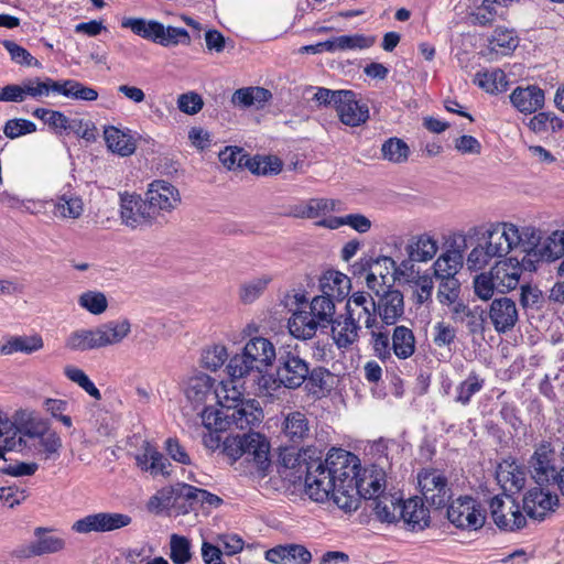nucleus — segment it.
Returning <instances> with one entry per match:
<instances>
[{
    "instance_id": "obj_19",
    "label": "nucleus",
    "mask_w": 564,
    "mask_h": 564,
    "mask_svg": "<svg viewBox=\"0 0 564 564\" xmlns=\"http://www.w3.org/2000/svg\"><path fill=\"white\" fill-rule=\"evenodd\" d=\"M554 452L550 443H542L530 459L532 477L540 486L555 479L556 468L553 465Z\"/></svg>"
},
{
    "instance_id": "obj_13",
    "label": "nucleus",
    "mask_w": 564,
    "mask_h": 564,
    "mask_svg": "<svg viewBox=\"0 0 564 564\" xmlns=\"http://www.w3.org/2000/svg\"><path fill=\"white\" fill-rule=\"evenodd\" d=\"M338 105L336 107L337 116L341 123L349 127H359L369 119V107L366 102L357 98L352 90H345L338 95Z\"/></svg>"
},
{
    "instance_id": "obj_31",
    "label": "nucleus",
    "mask_w": 564,
    "mask_h": 564,
    "mask_svg": "<svg viewBox=\"0 0 564 564\" xmlns=\"http://www.w3.org/2000/svg\"><path fill=\"white\" fill-rule=\"evenodd\" d=\"M24 100L31 98L43 102L51 96L58 95L59 80L51 77H31L23 80Z\"/></svg>"
},
{
    "instance_id": "obj_52",
    "label": "nucleus",
    "mask_w": 564,
    "mask_h": 564,
    "mask_svg": "<svg viewBox=\"0 0 564 564\" xmlns=\"http://www.w3.org/2000/svg\"><path fill=\"white\" fill-rule=\"evenodd\" d=\"M335 209V202L325 198H312L299 206L297 215L307 218H317Z\"/></svg>"
},
{
    "instance_id": "obj_11",
    "label": "nucleus",
    "mask_w": 564,
    "mask_h": 564,
    "mask_svg": "<svg viewBox=\"0 0 564 564\" xmlns=\"http://www.w3.org/2000/svg\"><path fill=\"white\" fill-rule=\"evenodd\" d=\"M155 219L164 217L166 213L174 210L181 203L178 189L171 183L162 180L152 182L145 193Z\"/></svg>"
},
{
    "instance_id": "obj_12",
    "label": "nucleus",
    "mask_w": 564,
    "mask_h": 564,
    "mask_svg": "<svg viewBox=\"0 0 564 564\" xmlns=\"http://www.w3.org/2000/svg\"><path fill=\"white\" fill-rule=\"evenodd\" d=\"M345 313L357 324L362 322L367 329L377 327V303L364 291L352 293L346 303Z\"/></svg>"
},
{
    "instance_id": "obj_42",
    "label": "nucleus",
    "mask_w": 564,
    "mask_h": 564,
    "mask_svg": "<svg viewBox=\"0 0 564 564\" xmlns=\"http://www.w3.org/2000/svg\"><path fill=\"white\" fill-rule=\"evenodd\" d=\"M474 83L490 94L502 93L509 85L505 72L500 68L476 73Z\"/></svg>"
},
{
    "instance_id": "obj_59",
    "label": "nucleus",
    "mask_w": 564,
    "mask_h": 564,
    "mask_svg": "<svg viewBox=\"0 0 564 564\" xmlns=\"http://www.w3.org/2000/svg\"><path fill=\"white\" fill-rule=\"evenodd\" d=\"M370 335L373 354L382 361L391 359L392 345L389 334L373 327L370 329Z\"/></svg>"
},
{
    "instance_id": "obj_7",
    "label": "nucleus",
    "mask_w": 564,
    "mask_h": 564,
    "mask_svg": "<svg viewBox=\"0 0 564 564\" xmlns=\"http://www.w3.org/2000/svg\"><path fill=\"white\" fill-rule=\"evenodd\" d=\"M422 496L430 506L440 509L452 498L447 478L437 469H424L417 475Z\"/></svg>"
},
{
    "instance_id": "obj_28",
    "label": "nucleus",
    "mask_w": 564,
    "mask_h": 564,
    "mask_svg": "<svg viewBox=\"0 0 564 564\" xmlns=\"http://www.w3.org/2000/svg\"><path fill=\"white\" fill-rule=\"evenodd\" d=\"M36 540L20 550V555L24 557L41 556L44 554L55 553L64 549L63 539L48 534L42 528L35 530Z\"/></svg>"
},
{
    "instance_id": "obj_1",
    "label": "nucleus",
    "mask_w": 564,
    "mask_h": 564,
    "mask_svg": "<svg viewBox=\"0 0 564 564\" xmlns=\"http://www.w3.org/2000/svg\"><path fill=\"white\" fill-rule=\"evenodd\" d=\"M359 459L356 455L341 448L329 451L325 459L321 456L310 460L283 456V464L289 468L305 470V494L316 502L332 500L339 509H357V494L367 500L383 496L384 475L372 470L369 476L357 479Z\"/></svg>"
},
{
    "instance_id": "obj_44",
    "label": "nucleus",
    "mask_w": 564,
    "mask_h": 564,
    "mask_svg": "<svg viewBox=\"0 0 564 564\" xmlns=\"http://www.w3.org/2000/svg\"><path fill=\"white\" fill-rule=\"evenodd\" d=\"M400 502L392 496L383 495L370 500L369 507L382 522L392 523L399 520Z\"/></svg>"
},
{
    "instance_id": "obj_25",
    "label": "nucleus",
    "mask_w": 564,
    "mask_h": 564,
    "mask_svg": "<svg viewBox=\"0 0 564 564\" xmlns=\"http://www.w3.org/2000/svg\"><path fill=\"white\" fill-rule=\"evenodd\" d=\"M544 91L535 86L517 87L510 95V101L522 113H533L544 105Z\"/></svg>"
},
{
    "instance_id": "obj_37",
    "label": "nucleus",
    "mask_w": 564,
    "mask_h": 564,
    "mask_svg": "<svg viewBox=\"0 0 564 564\" xmlns=\"http://www.w3.org/2000/svg\"><path fill=\"white\" fill-rule=\"evenodd\" d=\"M463 259L459 250H446L433 263L434 276L436 279L456 278L463 267Z\"/></svg>"
},
{
    "instance_id": "obj_41",
    "label": "nucleus",
    "mask_w": 564,
    "mask_h": 564,
    "mask_svg": "<svg viewBox=\"0 0 564 564\" xmlns=\"http://www.w3.org/2000/svg\"><path fill=\"white\" fill-rule=\"evenodd\" d=\"M44 346L43 339L40 335L31 336H13L4 344L0 345V356L12 355L14 352L33 354Z\"/></svg>"
},
{
    "instance_id": "obj_20",
    "label": "nucleus",
    "mask_w": 564,
    "mask_h": 564,
    "mask_svg": "<svg viewBox=\"0 0 564 564\" xmlns=\"http://www.w3.org/2000/svg\"><path fill=\"white\" fill-rule=\"evenodd\" d=\"M377 315L386 325H394L404 314V299L401 291L388 289L378 297Z\"/></svg>"
},
{
    "instance_id": "obj_56",
    "label": "nucleus",
    "mask_w": 564,
    "mask_h": 564,
    "mask_svg": "<svg viewBox=\"0 0 564 564\" xmlns=\"http://www.w3.org/2000/svg\"><path fill=\"white\" fill-rule=\"evenodd\" d=\"M381 152L386 160L401 163L406 161L409 156V147L401 139L391 138L382 144Z\"/></svg>"
},
{
    "instance_id": "obj_2",
    "label": "nucleus",
    "mask_w": 564,
    "mask_h": 564,
    "mask_svg": "<svg viewBox=\"0 0 564 564\" xmlns=\"http://www.w3.org/2000/svg\"><path fill=\"white\" fill-rule=\"evenodd\" d=\"M335 318L334 300L322 294L312 299L310 312L296 311L289 319L288 326L292 336L307 340L315 336L318 328H326Z\"/></svg>"
},
{
    "instance_id": "obj_26",
    "label": "nucleus",
    "mask_w": 564,
    "mask_h": 564,
    "mask_svg": "<svg viewBox=\"0 0 564 564\" xmlns=\"http://www.w3.org/2000/svg\"><path fill=\"white\" fill-rule=\"evenodd\" d=\"M556 502V495H551L540 487H534L525 494L523 498V509L529 517L543 519L546 511L552 510Z\"/></svg>"
},
{
    "instance_id": "obj_34",
    "label": "nucleus",
    "mask_w": 564,
    "mask_h": 564,
    "mask_svg": "<svg viewBox=\"0 0 564 564\" xmlns=\"http://www.w3.org/2000/svg\"><path fill=\"white\" fill-rule=\"evenodd\" d=\"M108 149L121 156H129L134 153L137 144L130 130H120L113 126L107 127L104 131Z\"/></svg>"
},
{
    "instance_id": "obj_43",
    "label": "nucleus",
    "mask_w": 564,
    "mask_h": 564,
    "mask_svg": "<svg viewBox=\"0 0 564 564\" xmlns=\"http://www.w3.org/2000/svg\"><path fill=\"white\" fill-rule=\"evenodd\" d=\"M65 347L72 351L99 349L95 327L72 332L65 340Z\"/></svg>"
},
{
    "instance_id": "obj_64",
    "label": "nucleus",
    "mask_w": 564,
    "mask_h": 564,
    "mask_svg": "<svg viewBox=\"0 0 564 564\" xmlns=\"http://www.w3.org/2000/svg\"><path fill=\"white\" fill-rule=\"evenodd\" d=\"M486 245H478L469 252L466 264L470 270H480L492 259Z\"/></svg>"
},
{
    "instance_id": "obj_15",
    "label": "nucleus",
    "mask_w": 564,
    "mask_h": 564,
    "mask_svg": "<svg viewBox=\"0 0 564 564\" xmlns=\"http://www.w3.org/2000/svg\"><path fill=\"white\" fill-rule=\"evenodd\" d=\"M184 393L195 409L221 398L219 390L215 388V380L205 373L188 378Z\"/></svg>"
},
{
    "instance_id": "obj_29",
    "label": "nucleus",
    "mask_w": 564,
    "mask_h": 564,
    "mask_svg": "<svg viewBox=\"0 0 564 564\" xmlns=\"http://www.w3.org/2000/svg\"><path fill=\"white\" fill-rule=\"evenodd\" d=\"M351 288L350 279L336 270L326 271L319 279V290L322 294L340 301L345 299Z\"/></svg>"
},
{
    "instance_id": "obj_54",
    "label": "nucleus",
    "mask_w": 564,
    "mask_h": 564,
    "mask_svg": "<svg viewBox=\"0 0 564 564\" xmlns=\"http://www.w3.org/2000/svg\"><path fill=\"white\" fill-rule=\"evenodd\" d=\"M375 37L362 34L340 35L334 37L335 52L364 50L372 46Z\"/></svg>"
},
{
    "instance_id": "obj_35",
    "label": "nucleus",
    "mask_w": 564,
    "mask_h": 564,
    "mask_svg": "<svg viewBox=\"0 0 564 564\" xmlns=\"http://www.w3.org/2000/svg\"><path fill=\"white\" fill-rule=\"evenodd\" d=\"M53 203V214L58 218L77 219L84 212V203L82 197L70 188L58 194Z\"/></svg>"
},
{
    "instance_id": "obj_57",
    "label": "nucleus",
    "mask_w": 564,
    "mask_h": 564,
    "mask_svg": "<svg viewBox=\"0 0 564 564\" xmlns=\"http://www.w3.org/2000/svg\"><path fill=\"white\" fill-rule=\"evenodd\" d=\"M170 547V557L174 564H186L189 562L192 554L191 543L187 538L173 534L171 536Z\"/></svg>"
},
{
    "instance_id": "obj_36",
    "label": "nucleus",
    "mask_w": 564,
    "mask_h": 564,
    "mask_svg": "<svg viewBox=\"0 0 564 564\" xmlns=\"http://www.w3.org/2000/svg\"><path fill=\"white\" fill-rule=\"evenodd\" d=\"M282 432L294 444L307 440L311 435V427L306 415L301 412L289 413L284 419Z\"/></svg>"
},
{
    "instance_id": "obj_50",
    "label": "nucleus",
    "mask_w": 564,
    "mask_h": 564,
    "mask_svg": "<svg viewBox=\"0 0 564 564\" xmlns=\"http://www.w3.org/2000/svg\"><path fill=\"white\" fill-rule=\"evenodd\" d=\"M245 167L257 175H273L281 171L282 162L275 156H249Z\"/></svg>"
},
{
    "instance_id": "obj_23",
    "label": "nucleus",
    "mask_w": 564,
    "mask_h": 564,
    "mask_svg": "<svg viewBox=\"0 0 564 564\" xmlns=\"http://www.w3.org/2000/svg\"><path fill=\"white\" fill-rule=\"evenodd\" d=\"M264 557L273 564H308L312 554L304 545L285 544L268 550Z\"/></svg>"
},
{
    "instance_id": "obj_21",
    "label": "nucleus",
    "mask_w": 564,
    "mask_h": 564,
    "mask_svg": "<svg viewBox=\"0 0 564 564\" xmlns=\"http://www.w3.org/2000/svg\"><path fill=\"white\" fill-rule=\"evenodd\" d=\"M141 453L135 455V462L139 468L150 471L151 475L170 476L171 463L161 452L149 441H143Z\"/></svg>"
},
{
    "instance_id": "obj_4",
    "label": "nucleus",
    "mask_w": 564,
    "mask_h": 564,
    "mask_svg": "<svg viewBox=\"0 0 564 564\" xmlns=\"http://www.w3.org/2000/svg\"><path fill=\"white\" fill-rule=\"evenodd\" d=\"M276 358L273 344L264 337H253L247 341L241 354L235 355L227 366L232 378H242L251 371L262 372L272 366Z\"/></svg>"
},
{
    "instance_id": "obj_55",
    "label": "nucleus",
    "mask_w": 564,
    "mask_h": 564,
    "mask_svg": "<svg viewBox=\"0 0 564 564\" xmlns=\"http://www.w3.org/2000/svg\"><path fill=\"white\" fill-rule=\"evenodd\" d=\"M78 304L94 315L102 314L108 307V301L104 293L87 291L79 295Z\"/></svg>"
},
{
    "instance_id": "obj_22",
    "label": "nucleus",
    "mask_w": 564,
    "mask_h": 564,
    "mask_svg": "<svg viewBox=\"0 0 564 564\" xmlns=\"http://www.w3.org/2000/svg\"><path fill=\"white\" fill-rule=\"evenodd\" d=\"M99 348L121 344L131 333V323L127 318L108 321L95 327Z\"/></svg>"
},
{
    "instance_id": "obj_51",
    "label": "nucleus",
    "mask_w": 564,
    "mask_h": 564,
    "mask_svg": "<svg viewBox=\"0 0 564 564\" xmlns=\"http://www.w3.org/2000/svg\"><path fill=\"white\" fill-rule=\"evenodd\" d=\"M32 115L55 130L56 133L66 132L67 128H70L69 118L61 111L36 108Z\"/></svg>"
},
{
    "instance_id": "obj_40",
    "label": "nucleus",
    "mask_w": 564,
    "mask_h": 564,
    "mask_svg": "<svg viewBox=\"0 0 564 564\" xmlns=\"http://www.w3.org/2000/svg\"><path fill=\"white\" fill-rule=\"evenodd\" d=\"M163 24L156 20H145L142 18H123L121 28L131 30L148 41L159 44L160 33H162Z\"/></svg>"
},
{
    "instance_id": "obj_3",
    "label": "nucleus",
    "mask_w": 564,
    "mask_h": 564,
    "mask_svg": "<svg viewBox=\"0 0 564 564\" xmlns=\"http://www.w3.org/2000/svg\"><path fill=\"white\" fill-rule=\"evenodd\" d=\"M539 240V232L534 228L527 227L520 231L511 223H496L486 231L485 245L494 258H500L520 246L523 247V251H528L536 246Z\"/></svg>"
},
{
    "instance_id": "obj_46",
    "label": "nucleus",
    "mask_w": 564,
    "mask_h": 564,
    "mask_svg": "<svg viewBox=\"0 0 564 564\" xmlns=\"http://www.w3.org/2000/svg\"><path fill=\"white\" fill-rule=\"evenodd\" d=\"M519 44L518 36L513 30L497 28L489 41L490 50L501 55H508L517 48Z\"/></svg>"
},
{
    "instance_id": "obj_30",
    "label": "nucleus",
    "mask_w": 564,
    "mask_h": 564,
    "mask_svg": "<svg viewBox=\"0 0 564 564\" xmlns=\"http://www.w3.org/2000/svg\"><path fill=\"white\" fill-rule=\"evenodd\" d=\"M245 456L248 460H253L260 469L269 465V443L264 436L259 433L248 432L242 435Z\"/></svg>"
},
{
    "instance_id": "obj_8",
    "label": "nucleus",
    "mask_w": 564,
    "mask_h": 564,
    "mask_svg": "<svg viewBox=\"0 0 564 564\" xmlns=\"http://www.w3.org/2000/svg\"><path fill=\"white\" fill-rule=\"evenodd\" d=\"M448 520L459 529L477 530L485 523V513L480 505L468 496L452 501L447 509Z\"/></svg>"
},
{
    "instance_id": "obj_17",
    "label": "nucleus",
    "mask_w": 564,
    "mask_h": 564,
    "mask_svg": "<svg viewBox=\"0 0 564 564\" xmlns=\"http://www.w3.org/2000/svg\"><path fill=\"white\" fill-rule=\"evenodd\" d=\"M330 326V337L338 349H351L358 343L361 326L352 321L346 313L337 315Z\"/></svg>"
},
{
    "instance_id": "obj_45",
    "label": "nucleus",
    "mask_w": 564,
    "mask_h": 564,
    "mask_svg": "<svg viewBox=\"0 0 564 564\" xmlns=\"http://www.w3.org/2000/svg\"><path fill=\"white\" fill-rule=\"evenodd\" d=\"M58 95L84 101H94L98 98V91L95 88L74 79L59 80Z\"/></svg>"
},
{
    "instance_id": "obj_39",
    "label": "nucleus",
    "mask_w": 564,
    "mask_h": 564,
    "mask_svg": "<svg viewBox=\"0 0 564 564\" xmlns=\"http://www.w3.org/2000/svg\"><path fill=\"white\" fill-rule=\"evenodd\" d=\"M392 352L397 358L405 360L413 356L416 348L415 336L406 326H395L391 337Z\"/></svg>"
},
{
    "instance_id": "obj_9",
    "label": "nucleus",
    "mask_w": 564,
    "mask_h": 564,
    "mask_svg": "<svg viewBox=\"0 0 564 564\" xmlns=\"http://www.w3.org/2000/svg\"><path fill=\"white\" fill-rule=\"evenodd\" d=\"M232 403H227L229 429L251 432L254 426L260 424L263 419L262 409L256 400L231 399Z\"/></svg>"
},
{
    "instance_id": "obj_18",
    "label": "nucleus",
    "mask_w": 564,
    "mask_h": 564,
    "mask_svg": "<svg viewBox=\"0 0 564 564\" xmlns=\"http://www.w3.org/2000/svg\"><path fill=\"white\" fill-rule=\"evenodd\" d=\"M488 317L497 333H507L518 322L516 302L509 297L495 299L489 306Z\"/></svg>"
},
{
    "instance_id": "obj_14",
    "label": "nucleus",
    "mask_w": 564,
    "mask_h": 564,
    "mask_svg": "<svg viewBox=\"0 0 564 564\" xmlns=\"http://www.w3.org/2000/svg\"><path fill=\"white\" fill-rule=\"evenodd\" d=\"M120 215L122 223L131 228L148 225L156 220L147 198L142 199L139 195H126L121 197Z\"/></svg>"
},
{
    "instance_id": "obj_62",
    "label": "nucleus",
    "mask_w": 564,
    "mask_h": 564,
    "mask_svg": "<svg viewBox=\"0 0 564 564\" xmlns=\"http://www.w3.org/2000/svg\"><path fill=\"white\" fill-rule=\"evenodd\" d=\"M437 300L442 305L453 303L459 299L460 282L457 278L438 279Z\"/></svg>"
},
{
    "instance_id": "obj_38",
    "label": "nucleus",
    "mask_w": 564,
    "mask_h": 564,
    "mask_svg": "<svg viewBox=\"0 0 564 564\" xmlns=\"http://www.w3.org/2000/svg\"><path fill=\"white\" fill-rule=\"evenodd\" d=\"M25 447L26 441L20 434L19 429L0 411V451L22 452Z\"/></svg>"
},
{
    "instance_id": "obj_33",
    "label": "nucleus",
    "mask_w": 564,
    "mask_h": 564,
    "mask_svg": "<svg viewBox=\"0 0 564 564\" xmlns=\"http://www.w3.org/2000/svg\"><path fill=\"white\" fill-rule=\"evenodd\" d=\"M28 436L33 442L32 446L35 448V453L45 460H55L59 457L63 443L61 436L55 431L46 430L39 435L28 434Z\"/></svg>"
},
{
    "instance_id": "obj_32",
    "label": "nucleus",
    "mask_w": 564,
    "mask_h": 564,
    "mask_svg": "<svg viewBox=\"0 0 564 564\" xmlns=\"http://www.w3.org/2000/svg\"><path fill=\"white\" fill-rule=\"evenodd\" d=\"M438 251V241L429 234L413 237L406 246V252L411 261L427 262Z\"/></svg>"
},
{
    "instance_id": "obj_60",
    "label": "nucleus",
    "mask_w": 564,
    "mask_h": 564,
    "mask_svg": "<svg viewBox=\"0 0 564 564\" xmlns=\"http://www.w3.org/2000/svg\"><path fill=\"white\" fill-rule=\"evenodd\" d=\"M191 37L188 32L183 28L176 26H162V33H160L159 44L162 46H175L178 44L188 45Z\"/></svg>"
},
{
    "instance_id": "obj_24",
    "label": "nucleus",
    "mask_w": 564,
    "mask_h": 564,
    "mask_svg": "<svg viewBox=\"0 0 564 564\" xmlns=\"http://www.w3.org/2000/svg\"><path fill=\"white\" fill-rule=\"evenodd\" d=\"M496 478L506 492H519L525 482L524 469L513 459H503L497 467Z\"/></svg>"
},
{
    "instance_id": "obj_16",
    "label": "nucleus",
    "mask_w": 564,
    "mask_h": 564,
    "mask_svg": "<svg viewBox=\"0 0 564 564\" xmlns=\"http://www.w3.org/2000/svg\"><path fill=\"white\" fill-rule=\"evenodd\" d=\"M523 268H527L524 259L522 262L516 258L498 261L490 270L497 291L506 293L514 290L520 282Z\"/></svg>"
},
{
    "instance_id": "obj_47",
    "label": "nucleus",
    "mask_w": 564,
    "mask_h": 564,
    "mask_svg": "<svg viewBox=\"0 0 564 564\" xmlns=\"http://www.w3.org/2000/svg\"><path fill=\"white\" fill-rule=\"evenodd\" d=\"M227 403L220 405L219 409H214L209 405L205 406L202 411V422L208 431L223 432L229 430Z\"/></svg>"
},
{
    "instance_id": "obj_49",
    "label": "nucleus",
    "mask_w": 564,
    "mask_h": 564,
    "mask_svg": "<svg viewBox=\"0 0 564 564\" xmlns=\"http://www.w3.org/2000/svg\"><path fill=\"white\" fill-rule=\"evenodd\" d=\"M485 386V379L476 372H470L468 377L456 388L455 401L467 405L471 398L478 393Z\"/></svg>"
},
{
    "instance_id": "obj_53",
    "label": "nucleus",
    "mask_w": 564,
    "mask_h": 564,
    "mask_svg": "<svg viewBox=\"0 0 564 564\" xmlns=\"http://www.w3.org/2000/svg\"><path fill=\"white\" fill-rule=\"evenodd\" d=\"M65 377L72 382L78 384L83 390H85L90 397L95 400L101 399L100 391L96 388L94 382L89 379V377L79 368L75 366H66L64 367Z\"/></svg>"
},
{
    "instance_id": "obj_5",
    "label": "nucleus",
    "mask_w": 564,
    "mask_h": 564,
    "mask_svg": "<svg viewBox=\"0 0 564 564\" xmlns=\"http://www.w3.org/2000/svg\"><path fill=\"white\" fill-rule=\"evenodd\" d=\"M310 375V365L295 350H285L278 357L276 379L288 389L300 388Z\"/></svg>"
},
{
    "instance_id": "obj_48",
    "label": "nucleus",
    "mask_w": 564,
    "mask_h": 564,
    "mask_svg": "<svg viewBox=\"0 0 564 564\" xmlns=\"http://www.w3.org/2000/svg\"><path fill=\"white\" fill-rule=\"evenodd\" d=\"M271 281V275L263 274L242 283L239 292L240 300L246 304L254 302L263 294Z\"/></svg>"
},
{
    "instance_id": "obj_61",
    "label": "nucleus",
    "mask_w": 564,
    "mask_h": 564,
    "mask_svg": "<svg viewBox=\"0 0 564 564\" xmlns=\"http://www.w3.org/2000/svg\"><path fill=\"white\" fill-rule=\"evenodd\" d=\"M218 156L221 164L228 170L245 167V163L249 159V155L238 147H226Z\"/></svg>"
},
{
    "instance_id": "obj_58",
    "label": "nucleus",
    "mask_w": 564,
    "mask_h": 564,
    "mask_svg": "<svg viewBox=\"0 0 564 564\" xmlns=\"http://www.w3.org/2000/svg\"><path fill=\"white\" fill-rule=\"evenodd\" d=\"M228 359V352L225 346L214 345L203 351L202 366L210 371H216L224 366Z\"/></svg>"
},
{
    "instance_id": "obj_10",
    "label": "nucleus",
    "mask_w": 564,
    "mask_h": 564,
    "mask_svg": "<svg viewBox=\"0 0 564 564\" xmlns=\"http://www.w3.org/2000/svg\"><path fill=\"white\" fill-rule=\"evenodd\" d=\"M490 512L497 527L506 531L519 530L527 522L519 505L510 495L494 497L490 501Z\"/></svg>"
},
{
    "instance_id": "obj_6",
    "label": "nucleus",
    "mask_w": 564,
    "mask_h": 564,
    "mask_svg": "<svg viewBox=\"0 0 564 564\" xmlns=\"http://www.w3.org/2000/svg\"><path fill=\"white\" fill-rule=\"evenodd\" d=\"M132 518L120 512H97L76 520L72 530L80 534L105 533L130 525Z\"/></svg>"
},
{
    "instance_id": "obj_27",
    "label": "nucleus",
    "mask_w": 564,
    "mask_h": 564,
    "mask_svg": "<svg viewBox=\"0 0 564 564\" xmlns=\"http://www.w3.org/2000/svg\"><path fill=\"white\" fill-rule=\"evenodd\" d=\"M399 508V519L413 530H422L429 524V510L424 507L421 498L414 497L400 502Z\"/></svg>"
},
{
    "instance_id": "obj_63",
    "label": "nucleus",
    "mask_w": 564,
    "mask_h": 564,
    "mask_svg": "<svg viewBox=\"0 0 564 564\" xmlns=\"http://www.w3.org/2000/svg\"><path fill=\"white\" fill-rule=\"evenodd\" d=\"M35 131L36 124L26 119H10L3 126V133L9 139H17Z\"/></svg>"
}]
</instances>
